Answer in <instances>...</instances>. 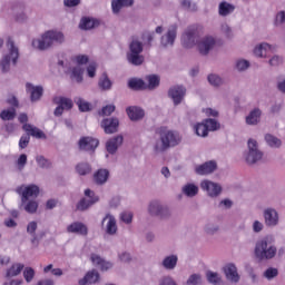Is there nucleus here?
Listing matches in <instances>:
<instances>
[{"mask_svg": "<svg viewBox=\"0 0 285 285\" xmlns=\"http://www.w3.org/2000/svg\"><path fill=\"white\" fill-rule=\"evenodd\" d=\"M235 10V7L226 1L220 2L218 6V14L225 17L232 13Z\"/></svg>", "mask_w": 285, "mask_h": 285, "instance_id": "obj_35", "label": "nucleus"}, {"mask_svg": "<svg viewBox=\"0 0 285 285\" xmlns=\"http://www.w3.org/2000/svg\"><path fill=\"white\" fill-rule=\"evenodd\" d=\"M73 61H76V63H78V66H86V63H88L89 58L86 55H80V56H76L73 58Z\"/></svg>", "mask_w": 285, "mask_h": 285, "instance_id": "obj_53", "label": "nucleus"}, {"mask_svg": "<svg viewBox=\"0 0 285 285\" xmlns=\"http://www.w3.org/2000/svg\"><path fill=\"white\" fill-rule=\"evenodd\" d=\"M268 63L273 67L281 66L283 63V58L279 56H274L269 59Z\"/></svg>", "mask_w": 285, "mask_h": 285, "instance_id": "obj_60", "label": "nucleus"}, {"mask_svg": "<svg viewBox=\"0 0 285 285\" xmlns=\"http://www.w3.org/2000/svg\"><path fill=\"white\" fill-rule=\"evenodd\" d=\"M124 137L122 136H117L110 140L107 141V151L111 155H115L116 151L118 150V147L122 145Z\"/></svg>", "mask_w": 285, "mask_h": 285, "instance_id": "obj_25", "label": "nucleus"}, {"mask_svg": "<svg viewBox=\"0 0 285 285\" xmlns=\"http://www.w3.org/2000/svg\"><path fill=\"white\" fill-rule=\"evenodd\" d=\"M176 37H177V26H171V27H169L167 35H165V36H163V38H160V43H163V46H165V47L174 46Z\"/></svg>", "mask_w": 285, "mask_h": 285, "instance_id": "obj_19", "label": "nucleus"}, {"mask_svg": "<svg viewBox=\"0 0 285 285\" xmlns=\"http://www.w3.org/2000/svg\"><path fill=\"white\" fill-rule=\"evenodd\" d=\"M67 232L69 234H77V235H80V236H87L88 235V228L81 222H75V223L70 224L67 227Z\"/></svg>", "mask_w": 285, "mask_h": 285, "instance_id": "obj_15", "label": "nucleus"}, {"mask_svg": "<svg viewBox=\"0 0 285 285\" xmlns=\"http://www.w3.org/2000/svg\"><path fill=\"white\" fill-rule=\"evenodd\" d=\"M37 228H38L37 222H30L27 227L28 234L35 235Z\"/></svg>", "mask_w": 285, "mask_h": 285, "instance_id": "obj_62", "label": "nucleus"}, {"mask_svg": "<svg viewBox=\"0 0 285 285\" xmlns=\"http://www.w3.org/2000/svg\"><path fill=\"white\" fill-rule=\"evenodd\" d=\"M216 41L213 37H205L198 42V52L200 55H208L213 50Z\"/></svg>", "mask_w": 285, "mask_h": 285, "instance_id": "obj_13", "label": "nucleus"}, {"mask_svg": "<svg viewBox=\"0 0 285 285\" xmlns=\"http://www.w3.org/2000/svg\"><path fill=\"white\" fill-rule=\"evenodd\" d=\"M0 117L3 121H12L17 117V110L14 107L4 109L1 111Z\"/></svg>", "mask_w": 285, "mask_h": 285, "instance_id": "obj_34", "label": "nucleus"}, {"mask_svg": "<svg viewBox=\"0 0 285 285\" xmlns=\"http://www.w3.org/2000/svg\"><path fill=\"white\" fill-rule=\"evenodd\" d=\"M38 210V203L35 200H30L26 206V212L29 214H36Z\"/></svg>", "mask_w": 285, "mask_h": 285, "instance_id": "obj_51", "label": "nucleus"}, {"mask_svg": "<svg viewBox=\"0 0 285 285\" xmlns=\"http://www.w3.org/2000/svg\"><path fill=\"white\" fill-rule=\"evenodd\" d=\"M7 47L9 48L10 53L4 56L0 62L3 72L9 70L11 61L16 66L19 57V49L14 46V42L11 38L8 39Z\"/></svg>", "mask_w": 285, "mask_h": 285, "instance_id": "obj_4", "label": "nucleus"}, {"mask_svg": "<svg viewBox=\"0 0 285 285\" xmlns=\"http://www.w3.org/2000/svg\"><path fill=\"white\" fill-rule=\"evenodd\" d=\"M177 262L178 257L176 255L167 256L165 259H163V267L169 271L175 269Z\"/></svg>", "mask_w": 285, "mask_h": 285, "instance_id": "obj_36", "label": "nucleus"}, {"mask_svg": "<svg viewBox=\"0 0 285 285\" xmlns=\"http://www.w3.org/2000/svg\"><path fill=\"white\" fill-rule=\"evenodd\" d=\"M222 281V278L219 277L218 273L215 272H207V282H209L210 284L217 285L219 284Z\"/></svg>", "mask_w": 285, "mask_h": 285, "instance_id": "obj_48", "label": "nucleus"}, {"mask_svg": "<svg viewBox=\"0 0 285 285\" xmlns=\"http://www.w3.org/2000/svg\"><path fill=\"white\" fill-rule=\"evenodd\" d=\"M225 277H227V281L232 283H238L240 279V276L237 272V267L234 264H227L224 268Z\"/></svg>", "mask_w": 285, "mask_h": 285, "instance_id": "obj_17", "label": "nucleus"}, {"mask_svg": "<svg viewBox=\"0 0 285 285\" xmlns=\"http://www.w3.org/2000/svg\"><path fill=\"white\" fill-rule=\"evenodd\" d=\"M202 277L198 274H193L189 276V279H187V285H198Z\"/></svg>", "mask_w": 285, "mask_h": 285, "instance_id": "obj_57", "label": "nucleus"}, {"mask_svg": "<svg viewBox=\"0 0 285 285\" xmlns=\"http://www.w3.org/2000/svg\"><path fill=\"white\" fill-rule=\"evenodd\" d=\"M282 22H285V11H281L279 13L276 14V18H275L276 24Z\"/></svg>", "mask_w": 285, "mask_h": 285, "instance_id": "obj_63", "label": "nucleus"}, {"mask_svg": "<svg viewBox=\"0 0 285 285\" xmlns=\"http://www.w3.org/2000/svg\"><path fill=\"white\" fill-rule=\"evenodd\" d=\"M262 116L261 109L256 108L252 110L247 116H246V124L249 126H255L259 122Z\"/></svg>", "mask_w": 285, "mask_h": 285, "instance_id": "obj_29", "label": "nucleus"}, {"mask_svg": "<svg viewBox=\"0 0 285 285\" xmlns=\"http://www.w3.org/2000/svg\"><path fill=\"white\" fill-rule=\"evenodd\" d=\"M248 153L245 158L247 165H254L262 160L263 153L257 148V141L254 139H248L247 141Z\"/></svg>", "mask_w": 285, "mask_h": 285, "instance_id": "obj_6", "label": "nucleus"}, {"mask_svg": "<svg viewBox=\"0 0 285 285\" xmlns=\"http://www.w3.org/2000/svg\"><path fill=\"white\" fill-rule=\"evenodd\" d=\"M75 101L81 112H89V110H91L90 104L85 101L82 98H77Z\"/></svg>", "mask_w": 285, "mask_h": 285, "instance_id": "obj_46", "label": "nucleus"}, {"mask_svg": "<svg viewBox=\"0 0 285 285\" xmlns=\"http://www.w3.org/2000/svg\"><path fill=\"white\" fill-rule=\"evenodd\" d=\"M132 218H134V215H132L131 212H124V213L121 214V220H122L125 224H127V225L131 224Z\"/></svg>", "mask_w": 285, "mask_h": 285, "instance_id": "obj_55", "label": "nucleus"}, {"mask_svg": "<svg viewBox=\"0 0 285 285\" xmlns=\"http://www.w3.org/2000/svg\"><path fill=\"white\" fill-rule=\"evenodd\" d=\"M24 268L23 264H13L12 267H10L7 271V278H12L18 276Z\"/></svg>", "mask_w": 285, "mask_h": 285, "instance_id": "obj_40", "label": "nucleus"}, {"mask_svg": "<svg viewBox=\"0 0 285 285\" xmlns=\"http://www.w3.org/2000/svg\"><path fill=\"white\" fill-rule=\"evenodd\" d=\"M108 220V225H107V233L109 235H115L117 233V224H116V218L111 215H107L104 220H102V225Z\"/></svg>", "mask_w": 285, "mask_h": 285, "instance_id": "obj_31", "label": "nucleus"}, {"mask_svg": "<svg viewBox=\"0 0 285 285\" xmlns=\"http://www.w3.org/2000/svg\"><path fill=\"white\" fill-rule=\"evenodd\" d=\"M91 262L94 263V265L100 266V269L102 272H107L112 267V264L109 262H106L105 259H102L99 255L97 254H92L91 255Z\"/></svg>", "mask_w": 285, "mask_h": 285, "instance_id": "obj_28", "label": "nucleus"}, {"mask_svg": "<svg viewBox=\"0 0 285 285\" xmlns=\"http://www.w3.org/2000/svg\"><path fill=\"white\" fill-rule=\"evenodd\" d=\"M183 41L184 48H194L196 46V42L198 41V31L195 27H189L185 33H183V38L180 39Z\"/></svg>", "mask_w": 285, "mask_h": 285, "instance_id": "obj_7", "label": "nucleus"}, {"mask_svg": "<svg viewBox=\"0 0 285 285\" xmlns=\"http://www.w3.org/2000/svg\"><path fill=\"white\" fill-rule=\"evenodd\" d=\"M183 193L187 197H195L198 194V187L194 184H187L183 187Z\"/></svg>", "mask_w": 285, "mask_h": 285, "instance_id": "obj_43", "label": "nucleus"}, {"mask_svg": "<svg viewBox=\"0 0 285 285\" xmlns=\"http://www.w3.org/2000/svg\"><path fill=\"white\" fill-rule=\"evenodd\" d=\"M207 81H209V83L214 87L222 86L223 83L222 78L216 73H210L207 76Z\"/></svg>", "mask_w": 285, "mask_h": 285, "instance_id": "obj_47", "label": "nucleus"}, {"mask_svg": "<svg viewBox=\"0 0 285 285\" xmlns=\"http://www.w3.org/2000/svg\"><path fill=\"white\" fill-rule=\"evenodd\" d=\"M29 142H30V136H29L28 134L22 135L21 138H20V140H19V148H20L21 150L28 148Z\"/></svg>", "mask_w": 285, "mask_h": 285, "instance_id": "obj_49", "label": "nucleus"}, {"mask_svg": "<svg viewBox=\"0 0 285 285\" xmlns=\"http://www.w3.org/2000/svg\"><path fill=\"white\" fill-rule=\"evenodd\" d=\"M180 6H183V8L189 10V11H196L197 10V6L196 4H191L190 0H183L180 2Z\"/></svg>", "mask_w": 285, "mask_h": 285, "instance_id": "obj_56", "label": "nucleus"}, {"mask_svg": "<svg viewBox=\"0 0 285 285\" xmlns=\"http://www.w3.org/2000/svg\"><path fill=\"white\" fill-rule=\"evenodd\" d=\"M142 50L144 47L141 42L134 40L130 43V53L128 55V60L130 63L134 66H141V63H144L145 58L141 56Z\"/></svg>", "mask_w": 285, "mask_h": 285, "instance_id": "obj_5", "label": "nucleus"}, {"mask_svg": "<svg viewBox=\"0 0 285 285\" xmlns=\"http://www.w3.org/2000/svg\"><path fill=\"white\" fill-rule=\"evenodd\" d=\"M156 134L160 136V142L163 145H156L154 147V151L156 153H164L171 147H176L181 142V137L177 131L168 130L167 127H160L156 129Z\"/></svg>", "mask_w": 285, "mask_h": 285, "instance_id": "obj_1", "label": "nucleus"}, {"mask_svg": "<svg viewBox=\"0 0 285 285\" xmlns=\"http://www.w3.org/2000/svg\"><path fill=\"white\" fill-rule=\"evenodd\" d=\"M277 254V248L268 243L267 238L257 240L254 255L258 261L273 259Z\"/></svg>", "mask_w": 285, "mask_h": 285, "instance_id": "obj_2", "label": "nucleus"}, {"mask_svg": "<svg viewBox=\"0 0 285 285\" xmlns=\"http://www.w3.org/2000/svg\"><path fill=\"white\" fill-rule=\"evenodd\" d=\"M217 170V163L215 160H209L203 165L196 166V175L208 176Z\"/></svg>", "mask_w": 285, "mask_h": 285, "instance_id": "obj_11", "label": "nucleus"}, {"mask_svg": "<svg viewBox=\"0 0 285 285\" xmlns=\"http://www.w3.org/2000/svg\"><path fill=\"white\" fill-rule=\"evenodd\" d=\"M149 213L151 216H160L168 213V209L163 207L157 200H154L149 205Z\"/></svg>", "mask_w": 285, "mask_h": 285, "instance_id": "obj_27", "label": "nucleus"}, {"mask_svg": "<svg viewBox=\"0 0 285 285\" xmlns=\"http://www.w3.org/2000/svg\"><path fill=\"white\" fill-rule=\"evenodd\" d=\"M99 146V140L92 137H82L79 141V147L85 151H95Z\"/></svg>", "mask_w": 285, "mask_h": 285, "instance_id": "obj_12", "label": "nucleus"}, {"mask_svg": "<svg viewBox=\"0 0 285 285\" xmlns=\"http://www.w3.org/2000/svg\"><path fill=\"white\" fill-rule=\"evenodd\" d=\"M76 171L79 176H87L91 174V167L88 163H80L76 166Z\"/></svg>", "mask_w": 285, "mask_h": 285, "instance_id": "obj_42", "label": "nucleus"}, {"mask_svg": "<svg viewBox=\"0 0 285 285\" xmlns=\"http://www.w3.org/2000/svg\"><path fill=\"white\" fill-rule=\"evenodd\" d=\"M55 104H57L58 106H61L63 108V110H71L73 102L71 99L69 98H65V97H56L53 99Z\"/></svg>", "mask_w": 285, "mask_h": 285, "instance_id": "obj_33", "label": "nucleus"}, {"mask_svg": "<svg viewBox=\"0 0 285 285\" xmlns=\"http://www.w3.org/2000/svg\"><path fill=\"white\" fill-rule=\"evenodd\" d=\"M278 275L277 268L269 267L264 272V276L267 279L275 278Z\"/></svg>", "mask_w": 285, "mask_h": 285, "instance_id": "obj_52", "label": "nucleus"}, {"mask_svg": "<svg viewBox=\"0 0 285 285\" xmlns=\"http://www.w3.org/2000/svg\"><path fill=\"white\" fill-rule=\"evenodd\" d=\"M100 279V275L96 269H92L88 272L85 276V278L80 279L79 284L80 285H86V284H96Z\"/></svg>", "mask_w": 285, "mask_h": 285, "instance_id": "obj_26", "label": "nucleus"}, {"mask_svg": "<svg viewBox=\"0 0 285 285\" xmlns=\"http://www.w3.org/2000/svg\"><path fill=\"white\" fill-rule=\"evenodd\" d=\"M200 188L207 191L209 197H218L222 193V186L210 180H203L200 183Z\"/></svg>", "mask_w": 285, "mask_h": 285, "instance_id": "obj_9", "label": "nucleus"}, {"mask_svg": "<svg viewBox=\"0 0 285 285\" xmlns=\"http://www.w3.org/2000/svg\"><path fill=\"white\" fill-rule=\"evenodd\" d=\"M99 22L95 19L83 18L80 22L81 30H92V28L97 27Z\"/></svg>", "mask_w": 285, "mask_h": 285, "instance_id": "obj_38", "label": "nucleus"}, {"mask_svg": "<svg viewBox=\"0 0 285 285\" xmlns=\"http://www.w3.org/2000/svg\"><path fill=\"white\" fill-rule=\"evenodd\" d=\"M115 110H116L115 105H107L106 107L102 108L101 115L109 117L110 115H112V112H115Z\"/></svg>", "mask_w": 285, "mask_h": 285, "instance_id": "obj_54", "label": "nucleus"}, {"mask_svg": "<svg viewBox=\"0 0 285 285\" xmlns=\"http://www.w3.org/2000/svg\"><path fill=\"white\" fill-rule=\"evenodd\" d=\"M27 92L30 94L31 101H39L43 95V88L41 86H33L30 82L26 85Z\"/></svg>", "mask_w": 285, "mask_h": 285, "instance_id": "obj_16", "label": "nucleus"}, {"mask_svg": "<svg viewBox=\"0 0 285 285\" xmlns=\"http://www.w3.org/2000/svg\"><path fill=\"white\" fill-rule=\"evenodd\" d=\"M205 126H207V131H216L220 128V125L215 119H205Z\"/></svg>", "mask_w": 285, "mask_h": 285, "instance_id": "obj_45", "label": "nucleus"}, {"mask_svg": "<svg viewBox=\"0 0 285 285\" xmlns=\"http://www.w3.org/2000/svg\"><path fill=\"white\" fill-rule=\"evenodd\" d=\"M108 178H109V171L107 169H99L95 174V181H96L97 185L106 184Z\"/></svg>", "mask_w": 285, "mask_h": 285, "instance_id": "obj_32", "label": "nucleus"}, {"mask_svg": "<svg viewBox=\"0 0 285 285\" xmlns=\"http://www.w3.org/2000/svg\"><path fill=\"white\" fill-rule=\"evenodd\" d=\"M83 73L82 72H72L70 75V79H72V81H75L76 83H81V81L83 80Z\"/></svg>", "mask_w": 285, "mask_h": 285, "instance_id": "obj_61", "label": "nucleus"}, {"mask_svg": "<svg viewBox=\"0 0 285 285\" xmlns=\"http://www.w3.org/2000/svg\"><path fill=\"white\" fill-rule=\"evenodd\" d=\"M40 194V188L37 185H29L24 187V190L22 193V202L26 203L30 198H37Z\"/></svg>", "mask_w": 285, "mask_h": 285, "instance_id": "obj_18", "label": "nucleus"}, {"mask_svg": "<svg viewBox=\"0 0 285 285\" xmlns=\"http://www.w3.org/2000/svg\"><path fill=\"white\" fill-rule=\"evenodd\" d=\"M101 127L107 135H112L118 131L119 120L117 118H107L101 122Z\"/></svg>", "mask_w": 285, "mask_h": 285, "instance_id": "obj_14", "label": "nucleus"}, {"mask_svg": "<svg viewBox=\"0 0 285 285\" xmlns=\"http://www.w3.org/2000/svg\"><path fill=\"white\" fill-rule=\"evenodd\" d=\"M146 90H156L160 86V77L151 73L147 77Z\"/></svg>", "mask_w": 285, "mask_h": 285, "instance_id": "obj_30", "label": "nucleus"}, {"mask_svg": "<svg viewBox=\"0 0 285 285\" xmlns=\"http://www.w3.org/2000/svg\"><path fill=\"white\" fill-rule=\"evenodd\" d=\"M23 277L27 283H31V281L35 278V269L32 267H27L23 272Z\"/></svg>", "mask_w": 285, "mask_h": 285, "instance_id": "obj_50", "label": "nucleus"}, {"mask_svg": "<svg viewBox=\"0 0 285 285\" xmlns=\"http://www.w3.org/2000/svg\"><path fill=\"white\" fill-rule=\"evenodd\" d=\"M134 4V0H114L112 10L118 13L122 7H129Z\"/></svg>", "mask_w": 285, "mask_h": 285, "instance_id": "obj_37", "label": "nucleus"}, {"mask_svg": "<svg viewBox=\"0 0 285 285\" xmlns=\"http://www.w3.org/2000/svg\"><path fill=\"white\" fill-rule=\"evenodd\" d=\"M37 163L41 168H49L51 166L50 161L47 160L43 156L37 158Z\"/></svg>", "mask_w": 285, "mask_h": 285, "instance_id": "obj_59", "label": "nucleus"}, {"mask_svg": "<svg viewBox=\"0 0 285 285\" xmlns=\"http://www.w3.org/2000/svg\"><path fill=\"white\" fill-rule=\"evenodd\" d=\"M65 37L59 31H47L42 39H36L32 41L33 48H38V50H47L50 48L55 41L58 43H62Z\"/></svg>", "mask_w": 285, "mask_h": 285, "instance_id": "obj_3", "label": "nucleus"}, {"mask_svg": "<svg viewBox=\"0 0 285 285\" xmlns=\"http://www.w3.org/2000/svg\"><path fill=\"white\" fill-rule=\"evenodd\" d=\"M194 130H196V136L198 137L205 138L208 136V128L205 122H200L194 126Z\"/></svg>", "mask_w": 285, "mask_h": 285, "instance_id": "obj_44", "label": "nucleus"}, {"mask_svg": "<svg viewBox=\"0 0 285 285\" xmlns=\"http://www.w3.org/2000/svg\"><path fill=\"white\" fill-rule=\"evenodd\" d=\"M249 68V62L247 60H238L236 62V69L244 71Z\"/></svg>", "mask_w": 285, "mask_h": 285, "instance_id": "obj_58", "label": "nucleus"}, {"mask_svg": "<svg viewBox=\"0 0 285 285\" xmlns=\"http://www.w3.org/2000/svg\"><path fill=\"white\" fill-rule=\"evenodd\" d=\"M160 285H177L171 277H165L160 281Z\"/></svg>", "mask_w": 285, "mask_h": 285, "instance_id": "obj_64", "label": "nucleus"}, {"mask_svg": "<svg viewBox=\"0 0 285 285\" xmlns=\"http://www.w3.org/2000/svg\"><path fill=\"white\" fill-rule=\"evenodd\" d=\"M98 86L100 90H111L112 82L107 76V73H104L102 77H100Z\"/></svg>", "mask_w": 285, "mask_h": 285, "instance_id": "obj_39", "label": "nucleus"}, {"mask_svg": "<svg viewBox=\"0 0 285 285\" xmlns=\"http://www.w3.org/2000/svg\"><path fill=\"white\" fill-rule=\"evenodd\" d=\"M266 226H276L278 224V214L275 209L268 208L264 212Z\"/></svg>", "mask_w": 285, "mask_h": 285, "instance_id": "obj_21", "label": "nucleus"}, {"mask_svg": "<svg viewBox=\"0 0 285 285\" xmlns=\"http://www.w3.org/2000/svg\"><path fill=\"white\" fill-rule=\"evenodd\" d=\"M274 52V49L268 43H261L254 49L255 57H271Z\"/></svg>", "mask_w": 285, "mask_h": 285, "instance_id": "obj_23", "label": "nucleus"}, {"mask_svg": "<svg viewBox=\"0 0 285 285\" xmlns=\"http://www.w3.org/2000/svg\"><path fill=\"white\" fill-rule=\"evenodd\" d=\"M168 95L171 98V100H174V105L178 106V104H181L186 95V88L183 86H174L169 88Z\"/></svg>", "mask_w": 285, "mask_h": 285, "instance_id": "obj_10", "label": "nucleus"}, {"mask_svg": "<svg viewBox=\"0 0 285 285\" xmlns=\"http://www.w3.org/2000/svg\"><path fill=\"white\" fill-rule=\"evenodd\" d=\"M127 115L131 121H139L144 119L145 111L141 108L134 106L127 108Z\"/></svg>", "mask_w": 285, "mask_h": 285, "instance_id": "obj_24", "label": "nucleus"}, {"mask_svg": "<svg viewBox=\"0 0 285 285\" xmlns=\"http://www.w3.org/2000/svg\"><path fill=\"white\" fill-rule=\"evenodd\" d=\"M265 141L271 148H279L282 146V140L271 134L265 135Z\"/></svg>", "mask_w": 285, "mask_h": 285, "instance_id": "obj_41", "label": "nucleus"}, {"mask_svg": "<svg viewBox=\"0 0 285 285\" xmlns=\"http://www.w3.org/2000/svg\"><path fill=\"white\" fill-rule=\"evenodd\" d=\"M85 195L86 197L90 198H82L78 205H77V209L80 212H86L87 209H89L92 205L97 204L99 202V197L95 195V191L90 190V189H86L85 190Z\"/></svg>", "mask_w": 285, "mask_h": 285, "instance_id": "obj_8", "label": "nucleus"}, {"mask_svg": "<svg viewBox=\"0 0 285 285\" xmlns=\"http://www.w3.org/2000/svg\"><path fill=\"white\" fill-rule=\"evenodd\" d=\"M22 129H23V131H26L29 135V137L31 136L37 139H46V134L42 130H40L39 128L33 127L30 124H24L22 126Z\"/></svg>", "mask_w": 285, "mask_h": 285, "instance_id": "obj_20", "label": "nucleus"}, {"mask_svg": "<svg viewBox=\"0 0 285 285\" xmlns=\"http://www.w3.org/2000/svg\"><path fill=\"white\" fill-rule=\"evenodd\" d=\"M128 88L135 90L136 92L147 90V82L141 78H130L128 81Z\"/></svg>", "mask_w": 285, "mask_h": 285, "instance_id": "obj_22", "label": "nucleus"}]
</instances>
